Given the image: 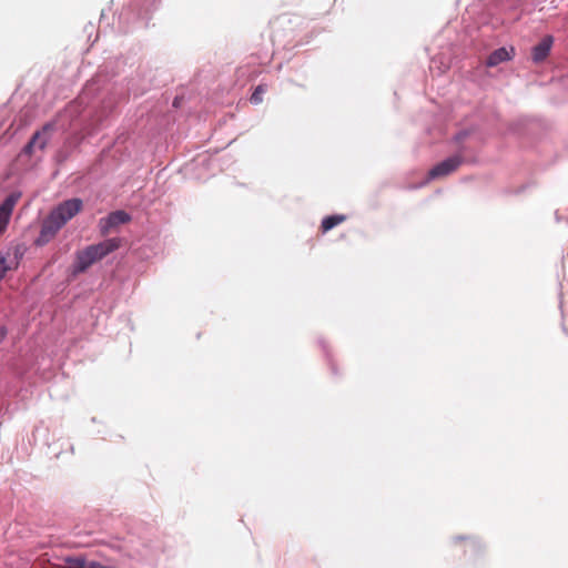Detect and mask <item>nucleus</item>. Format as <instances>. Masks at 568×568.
Masks as SVG:
<instances>
[{"mask_svg": "<svg viewBox=\"0 0 568 568\" xmlns=\"http://www.w3.org/2000/svg\"><path fill=\"white\" fill-rule=\"evenodd\" d=\"M82 206L83 202L79 197L69 199L59 203L43 221L37 243H47L81 211Z\"/></svg>", "mask_w": 568, "mask_h": 568, "instance_id": "obj_1", "label": "nucleus"}, {"mask_svg": "<svg viewBox=\"0 0 568 568\" xmlns=\"http://www.w3.org/2000/svg\"><path fill=\"white\" fill-rule=\"evenodd\" d=\"M131 215L123 210H116L109 213L106 216L101 217L98 222V229L101 235L105 236L112 231L116 230L120 225L129 223Z\"/></svg>", "mask_w": 568, "mask_h": 568, "instance_id": "obj_2", "label": "nucleus"}, {"mask_svg": "<svg viewBox=\"0 0 568 568\" xmlns=\"http://www.w3.org/2000/svg\"><path fill=\"white\" fill-rule=\"evenodd\" d=\"M464 163L462 154H454L436 164L428 173L429 179L446 176L456 171Z\"/></svg>", "mask_w": 568, "mask_h": 568, "instance_id": "obj_3", "label": "nucleus"}, {"mask_svg": "<svg viewBox=\"0 0 568 568\" xmlns=\"http://www.w3.org/2000/svg\"><path fill=\"white\" fill-rule=\"evenodd\" d=\"M55 128L54 122L45 123L40 131H36L31 136L30 141L23 146L22 153L26 155H31L36 145L43 150L47 146L48 138H43L42 135L49 131H53Z\"/></svg>", "mask_w": 568, "mask_h": 568, "instance_id": "obj_4", "label": "nucleus"}, {"mask_svg": "<svg viewBox=\"0 0 568 568\" xmlns=\"http://www.w3.org/2000/svg\"><path fill=\"white\" fill-rule=\"evenodd\" d=\"M121 240L119 237L106 239L97 244L89 245L97 261L102 260L110 253L116 251L120 247Z\"/></svg>", "mask_w": 568, "mask_h": 568, "instance_id": "obj_5", "label": "nucleus"}, {"mask_svg": "<svg viewBox=\"0 0 568 568\" xmlns=\"http://www.w3.org/2000/svg\"><path fill=\"white\" fill-rule=\"evenodd\" d=\"M145 14L146 11L143 7L139 2L132 1L122 9L119 14V20L129 26L136 20L144 19Z\"/></svg>", "mask_w": 568, "mask_h": 568, "instance_id": "obj_6", "label": "nucleus"}, {"mask_svg": "<svg viewBox=\"0 0 568 568\" xmlns=\"http://www.w3.org/2000/svg\"><path fill=\"white\" fill-rule=\"evenodd\" d=\"M19 199V194H10L0 204V234H2L9 224L13 207Z\"/></svg>", "mask_w": 568, "mask_h": 568, "instance_id": "obj_7", "label": "nucleus"}, {"mask_svg": "<svg viewBox=\"0 0 568 568\" xmlns=\"http://www.w3.org/2000/svg\"><path fill=\"white\" fill-rule=\"evenodd\" d=\"M97 260L89 246L82 251H78L73 263V273L80 274L85 272Z\"/></svg>", "mask_w": 568, "mask_h": 568, "instance_id": "obj_8", "label": "nucleus"}, {"mask_svg": "<svg viewBox=\"0 0 568 568\" xmlns=\"http://www.w3.org/2000/svg\"><path fill=\"white\" fill-rule=\"evenodd\" d=\"M554 43V38L551 36H546L541 39V41L536 44L531 50V59L535 63L542 62L549 54L551 47Z\"/></svg>", "mask_w": 568, "mask_h": 568, "instance_id": "obj_9", "label": "nucleus"}, {"mask_svg": "<svg viewBox=\"0 0 568 568\" xmlns=\"http://www.w3.org/2000/svg\"><path fill=\"white\" fill-rule=\"evenodd\" d=\"M511 59L509 51L506 48H498L493 51L486 61L487 67H496L501 62L508 61Z\"/></svg>", "mask_w": 568, "mask_h": 568, "instance_id": "obj_10", "label": "nucleus"}, {"mask_svg": "<svg viewBox=\"0 0 568 568\" xmlns=\"http://www.w3.org/2000/svg\"><path fill=\"white\" fill-rule=\"evenodd\" d=\"M345 220H346V216L343 214L328 215L323 219L321 227H322L323 232H328L332 229H334L335 226H337L338 224H341L342 222H344Z\"/></svg>", "mask_w": 568, "mask_h": 568, "instance_id": "obj_11", "label": "nucleus"}, {"mask_svg": "<svg viewBox=\"0 0 568 568\" xmlns=\"http://www.w3.org/2000/svg\"><path fill=\"white\" fill-rule=\"evenodd\" d=\"M67 568H84L85 567V557L83 556H68L63 559Z\"/></svg>", "mask_w": 568, "mask_h": 568, "instance_id": "obj_12", "label": "nucleus"}, {"mask_svg": "<svg viewBox=\"0 0 568 568\" xmlns=\"http://www.w3.org/2000/svg\"><path fill=\"white\" fill-rule=\"evenodd\" d=\"M481 548L479 540L476 538H467L466 549L465 551H477Z\"/></svg>", "mask_w": 568, "mask_h": 568, "instance_id": "obj_13", "label": "nucleus"}, {"mask_svg": "<svg viewBox=\"0 0 568 568\" xmlns=\"http://www.w3.org/2000/svg\"><path fill=\"white\" fill-rule=\"evenodd\" d=\"M263 92H264L263 88L261 85H258L250 98L251 103L260 104L262 102Z\"/></svg>", "mask_w": 568, "mask_h": 568, "instance_id": "obj_14", "label": "nucleus"}, {"mask_svg": "<svg viewBox=\"0 0 568 568\" xmlns=\"http://www.w3.org/2000/svg\"><path fill=\"white\" fill-rule=\"evenodd\" d=\"M10 270L7 264V260L3 255H0V281L6 276V273Z\"/></svg>", "mask_w": 568, "mask_h": 568, "instance_id": "obj_15", "label": "nucleus"}, {"mask_svg": "<svg viewBox=\"0 0 568 568\" xmlns=\"http://www.w3.org/2000/svg\"><path fill=\"white\" fill-rule=\"evenodd\" d=\"M467 135H468V132H467V131H460V132H458V133L455 135L454 140H455L456 142H460V141H463Z\"/></svg>", "mask_w": 568, "mask_h": 568, "instance_id": "obj_16", "label": "nucleus"}, {"mask_svg": "<svg viewBox=\"0 0 568 568\" xmlns=\"http://www.w3.org/2000/svg\"><path fill=\"white\" fill-rule=\"evenodd\" d=\"M6 335H7V329L6 327H0V344L3 342V339L6 338Z\"/></svg>", "mask_w": 568, "mask_h": 568, "instance_id": "obj_17", "label": "nucleus"}, {"mask_svg": "<svg viewBox=\"0 0 568 568\" xmlns=\"http://www.w3.org/2000/svg\"><path fill=\"white\" fill-rule=\"evenodd\" d=\"M462 539H466V538H465V537H463V536H457V537H455V539H454V540H456V541H457V540H462Z\"/></svg>", "mask_w": 568, "mask_h": 568, "instance_id": "obj_18", "label": "nucleus"}]
</instances>
